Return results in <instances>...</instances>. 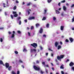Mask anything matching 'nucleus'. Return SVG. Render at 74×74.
Wrapping results in <instances>:
<instances>
[{
    "label": "nucleus",
    "mask_w": 74,
    "mask_h": 74,
    "mask_svg": "<svg viewBox=\"0 0 74 74\" xmlns=\"http://www.w3.org/2000/svg\"><path fill=\"white\" fill-rule=\"evenodd\" d=\"M33 69L36 71H39L40 70V67H37L36 66L34 65L33 67Z\"/></svg>",
    "instance_id": "f257e3e1"
},
{
    "label": "nucleus",
    "mask_w": 74,
    "mask_h": 74,
    "mask_svg": "<svg viewBox=\"0 0 74 74\" xmlns=\"http://www.w3.org/2000/svg\"><path fill=\"white\" fill-rule=\"evenodd\" d=\"M31 46H32L34 48H36V47H37V44L36 43H34L31 44Z\"/></svg>",
    "instance_id": "f03ea898"
},
{
    "label": "nucleus",
    "mask_w": 74,
    "mask_h": 74,
    "mask_svg": "<svg viewBox=\"0 0 74 74\" xmlns=\"http://www.w3.org/2000/svg\"><path fill=\"white\" fill-rule=\"evenodd\" d=\"M33 51H34V52H36V49H30V52L31 53H33Z\"/></svg>",
    "instance_id": "7ed1b4c3"
},
{
    "label": "nucleus",
    "mask_w": 74,
    "mask_h": 74,
    "mask_svg": "<svg viewBox=\"0 0 74 74\" xmlns=\"http://www.w3.org/2000/svg\"><path fill=\"white\" fill-rule=\"evenodd\" d=\"M5 66L6 68H8L9 67V66H10V64H9V63H6L5 64Z\"/></svg>",
    "instance_id": "20e7f679"
},
{
    "label": "nucleus",
    "mask_w": 74,
    "mask_h": 74,
    "mask_svg": "<svg viewBox=\"0 0 74 74\" xmlns=\"http://www.w3.org/2000/svg\"><path fill=\"white\" fill-rule=\"evenodd\" d=\"M39 32L40 33V34H42V32H43V29L42 28H41L40 31H39Z\"/></svg>",
    "instance_id": "39448f33"
},
{
    "label": "nucleus",
    "mask_w": 74,
    "mask_h": 74,
    "mask_svg": "<svg viewBox=\"0 0 74 74\" xmlns=\"http://www.w3.org/2000/svg\"><path fill=\"white\" fill-rule=\"evenodd\" d=\"M74 63L73 62H71L69 64V66L70 67H72L74 65Z\"/></svg>",
    "instance_id": "423d86ee"
},
{
    "label": "nucleus",
    "mask_w": 74,
    "mask_h": 74,
    "mask_svg": "<svg viewBox=\"0 0 74 74\" xmlns=\"http://www.w3.org/2000/svg\"><path fill=\"white\" fill-rule=\"evenodd\" d=\"M35 19V17H31L29 18V20H32V19Z\"/></svg>",
    "instance_id": "0eeeda50"
},
{
    "label": "nucleus",
    "mask_w": 74,
    "mask_h": 74,
    "mask_svg": "<svg viewBox=\"0 0 74 74\" xmlns=\"http://www.w3.org/2000/svg\"><path fill=\"white\" fill-rule=\"evenodd\" d=\"M69 40L71 41V42H73V39L72 38H69Z\"/></svg>",
    "instance_id": "6e6552de"
},
{
    "label": "nucleus",
    "mask_w": 74,
    "mask_h": 74,
    "mask_svg": "<svg viewBox=\"0 0 74 74\" xmlns=\"http://www.w3.org/2000/svg\"><path fill=\"white\" fill-rule=\"evenodd\" d=\"M40 24H39V23H37L36 24V27L37 28H38V26H40Z\"/></svg>",
    "instance_id": "1a4fd4ad"
},
{
    "label": "nucleus",
    "mask_w": 74,
    "mask_h": 74,
    "mask_svg": "<svg viewBox=\"0 0 74 74\" xmlns=\"http://www.w3.org/2000/svg\"><path fill=\"white\" fill-rule=\"evenodd\" d=\"M58 45V43L57 42H56L55 43V47H57Z\"/></svg>",
    "instance_id": "9d476101"
},
{
    "label": "nucleus",
    "mask_w": 74,
    "mask_h": 74,
    "mask_svg": "<svg viewBox=\"0 0 74 74\" xmlns=\"http://www.w3.org/2000/svg\"><path fill=\"white\" fill-rule=\"evenodd\" d=\"M64 65L63 64H62V65L60 67V68L62 69H64Z\"/></svg>",
    "instance_id": "9b49d317"
},
{
    "label": "nucleus",
    "mask_w": 74,
    "mask_h": 74,
    "mask_svg": "<svg viewBox=\"0 0 74 74\" xmlns=\"http://www.w3.org/2000/svg\"><path fill=\"white\" fill-rule=\"evenodd\" d=\"M11 68H12V66H9L8 68V70H9V71H10L11 70Z\"/></svg>",
    "instance_id": "f8f14e48"
},
{
    "label": "nucleus",
    "mask_w": 74,
    "mask_h": 74,
    "mask_svg": "<svg viewBox=\"0 0 74 74\" xmlns=\"http://www.w3.org/2000/svg\"><path fill=\"white\" fill-rule=\"evenodd\" d=\"M32 11V10H31V9H29V10H28L27 12H28V15H30V11Z\"/></svg>",
    "instance_id": "ddd939ff"
},
{
    "label": "nucleus",
    "mask_w": 74,
    "mask_h": 74,
    "mask_svg": "<svg viewBox=\"0 0 74 74\" xmlns=\"http://www.w3.org/2000/svg\"><path fill=\"white\" fill-rule=\"evenodd\" d=\"M56 13L58 14H60V12L58 10H56Z\"/></svg>",
    "instance_id": "4468645a"
},
{
    "label": "nucleus",
    "mask_w": 74,
    "mask_h": 74,
    "mask_svg": "<svg viewBox=\"0 0 74 74\" xmlns=\"http://www.w3.org/2000/svg\"><path fill=\"white\" fill-rule=\"evenodd\" d=\"M63 9L64 11H66V6H63Z\"/></svg>",
    "instance_id": "2eb2a0df"
},
{
    "label": "nucleus",
    "mask_w": 74,
    "mask_h": 74,
    "mask_svg": "<svg viewBox=\"0 0 74 74\" xmlns=\"http://www.w3.org/2000/svg\"><path fill=\"white\" fill-rule=\"evenodd\" d=\"M61 48V46L59 45L58 46L57 49L58 50H59V49H60Z\"/></svg>",
    "instance_id": "dca6fc26"
},
{
    "label": "nucleus",
    "mask_w": 74,
    "mask_h": 74,
    "mask_svg": "<svg viewBox=\"0 0 74 74\" xmlns=\"http://www.w3.org/2000/svg\"><path fill=\"white\" fill-rule=\"evenodd\" d=\"M63 29H64V26H61L60 28V29L61 30H63Z\"/></svg>",
    "instance_id": "f3484780"
},
{
    "label": "nucleus",
    "mask_w": 74,
    "mask_h": 74,
    "mask_svg": "<svg viewBox=\"0 0 74 74\" xmlns=\"http://www.w3.org/2000/svg\"><path fill=\"white\" fill-rule=\"evenodd\" d=\"M0 64H3V62L0 60Z\"/></svg>",
    "instance_id": "a211bd4d"
},
{
    "label": "nucleus",
    "mask_w": 74,
    "mask_h": 74,
    "mask_svg": "<svg viewBox=\"0 0 74 74\" xmlns=\"http://www.w3.org/2000/svg\"><path fill=\"white\" fill-rule=\"evenodd\" d=\"M16 9V6L15 5L13 8L14 10H15Z\"/></svg>",
    "instance_id": "6ab92c4d"
},
{
    "label": "nucleus",
    "mask_w": 74,
    "mask_h": 74,
    "mask_svg": "<svg viewBox=\"0 0 74 74\" xmlns=\"http://www.w3.org/2000/svg\"><path fill=\"white\" fill-rule=\"evenodd\" d=\"M46 20V17H43V18L42 19V21H45V20Z\"/></svg>",
    "instance_id": "aec40b11"
},
{
    "label": "nucleus",
    "mask_w": 74,
    "mask_h": 74,
    "mask_svg": "<svg viewBox=\"0 0 74 74\" xmlns=\"http://www.w3.org/2000/svg\"><path fill=\"white\" fill-rule=\"evenodd\" d=\"M47 10H44V12L43 13L44 14H46L47 13Z\"/></svg>",
    "instance_id": "412c9836"
},
{
    "label": "nucleus",
    "mask_w": 74,
    "mask_h": 74,
    "mask_svg": "<svg viewBox=\"0 0 74 74\" xmlns=\"http://www.w3.org/2000/svg\"><path fill=\"white\" fill-rule=\"evenodd\" d=\"M52 0H47V2L48 3H50L51 1H52Z\"/></svg>",
    "instance_id": "4be33fe9"
},
{
    "label": "nucleus",
    "mask_w": 74,
    "mask_h": 74,
    "mask_svg": "<svg viewBox=\"0 0 74 74\" xmlns=\"http://www.w3.org/2000/svg\"><path fill=\"white\" fill-rule=\"evenodd\" d=\"M18 14H14V17H17V16H18Z\"/></svg>",
    "instance_id": "5701e85b"
},
{
    "label": "nucleus",
    "mask_w": 74,
    "mask_h": 74,
    "mask_svg": "<svg viewBox=\"0 0 74 74\" xmlns=\"http://www.w3.org/2000/svg\"><path fill=\"white\" fill-rule=\"evenodd\" d=\"M57 59H58V60H59V59H60V57L59 56H57Z\"/></svg>",
    "instance_id": "b1692460"
},
{
    "label": "nucleus",
    "mask_w": 74,
    "mask_h": 74,
    "mask_svg": "<svg viewBox=\"0 0 74 74\" xmlns=\"http://www.w3.org/2000/svg\"><path fill=\"white\" fill-rule=\"evenodd\" d=\"M15 36V34H13L12 35V36L11 37V38H14Z\"/></svg>",
    "instance_id": "393cba45"
},
{
    "label": "nucleus",
    "mask_w": 74,
    "mask_h": 74,
    "mask_svg": "<svg viewBox=\"0 0 74 74\" xmlns=\"http://www.w3.org/2000/svg\"><path fill=\"white\" fill-rule=\"evenodd\" d=\"M65 2L66 1H65V0H64L61 1V3H65Z\"/></svg>",
    "instance_id": "a878e982"
},
{
    "label": "nucleus",
    "mask_w": 74,
    "mask_h": 74,
    "mask_svg": "<svg viewBox=\"0 0 74 74\" xmlns=\"http://www.w3.org/2000/svg\"><path fill=\"white\" fill-rule=\"evenodd\" d=\"M49 23L47 24L46 25V26L47 28H48V27H49Z\"/></svg>",
    "instance_id": "bb28decb"
},
{
    "label": "nucleus",
    "mask_w": 74,
    "mask_h": 74,
    "mask_svg": "<svg viewBox=\"0 0 74 74\" xmlns=\"http://www.w3.org/2000/svg\"><path fill=\"white\" fill-rule=\"evenodd\" d=\"M64 57V56L63 55H62V56H60V58L61 59H63V58Z\"/></svg>",
    "instance_id": "cd10ccee"
},
{
    "label": "nucleus",
    "mask_w": 74,
    "mask_h": 74,
    "mask_svg": "<svg viewBox=\"0 0 74 74\" xmlns=\"http://www.w3.org/2000/svg\"><path fill=\"white\" fill-rule=\"evenodd\" d=\"M12 74H16V73H15V72H14V71H12Z\"/></svg>",
    "instance_id": "c85d7f7f"
},
{
    "label": "nucleus",
    "mask_w": 74,
    "mask_h": 74,
    "mask_svg": "<svg viewBox=\"0 0 74 74\" xmlns=\"http://www.w3.org/2000/svg\"><path fill=\"white\" fill-rule=\"evenodd\" d=\"M34 29V27L33 26H31V30H33V29Z\"/></svg>",
    "instance_id": "c756f323"
},
{
    "label": "nucleus",
    "mask_w": 74,
    "mask_h": 74,
    "mask_svg": "<svg viewBox=\"0 0 74 74\" xmlns=\"http://www.w3.org/2000/svg\"><path fill=\"white\" fill-rule=\"evenodd\" d=\"M10 16L12 19H14V17H13V15H12V14H11Z\"/></svg>",
    "instance_id": "7c9ffc66"
},
{
    "label": "nucleus",
    "mask_w": 74,
    "mask_h": 74,
    "mask_svg": "<svg viewBox=\"0 0 74 74\" xmlns=\"http://www.w3.org/2000/svg\"><path fill=\"white\" fill-rule=\"evenodd\" d=\"M14 53H16V54H18V52L17 51H15Z\"/></svg>",
    "instance_id": "2f4dec72"
},
{
    "label": "nucleus",
    "mask_w": 74,
    "mask_h": 74,
    "mask_svg": "<svg viewBox=\"0 0 74 74\" xmlns=\"http://www.w3.org/2000/svg\"><path fill=\"white\" fill-rule=\"evenodd\" d=\"M30 4H31V3H28L27 4V6H29L30 5Z\"/></svg>",
    "instance_id": "473e14b6"
},
{
    "label": "nucleus",
    "mask_w": 74,
    "mask_h": 74,
    "mask_svg": "<svg viewBox=\"0 0 74 74\" xmlns=\"http://www.w3.org/2000/svg\"><path fill=\"white\" fill-rule=\"evenodd\" d=\"M23 51V52H25H25H26L27 51V50H26V49L25 48H24V49Z\"/></svg>",
    "instance_id": "72a5a7b5"
},
{
    "label": "nucleus",
    "mask_w": 74,
    "mask_h": 74,
    "mask_svg": "<svg viewBox=\"0 0 74 74\" xmlns=\"http://www.w3.org/2000/svg\"><path fill=\"white\" fill-rule=\"evenodd\" d=\"M65 41H66V42H69V40H68V39H66L65 40Z\"/></svg>",
    "instance_id": "f704fd0d"
},
{
    "label": "nucleus",
    "mask_w": 74,
    "mask_h": 74,
    "mask_svg": "<svg viewBox=\"0 0 74 74\" xmlns=\"http://www.w3.org/2000/svg\"><path fill=\"white\" fill-rule=\"evenodd\" d=\"M3 41V40L2 39V38H0V41L1 42H2Z\"/></svg>",
    "instance_id": "c9c22d12"
},
{
    "label": "nucleus",
    "mask_w": 74,
    "mask_h": 74,
    "mask_svg": "<svg viewBox=\"0 0 74 74\" xmlns=\"http://www.w3.org/2000/svg\"><path fill=\"white\" fill-rule=\"evenodd\" d=\"M17 32L18 34H21V31H18Z\"/></svg>",
    "instance_id": "e433bc0d"
},
{
    "label": "nucleus",
    "mask_w": 74,
    "mask_h": 74,
    "mask_svg": "<svg viewBox=\"0 0 74 74\" xmlns=\"http://www.w3.org/2000/svg\"><path fill=\"white\" fill-rule=\"evenodd\" d=\"M71 69L72 70L74 71V67H72L71 68Z\"/></svg>",
    "instance_id": "4c0bfd02"
},
{
    "label": "nucleus",
    "mask_w": 74,
    "mask_h": 74,
    "mask_svg": "<svg viewBox=\"0 0 74 74\" xmlns=\"http://www.w3.org/2000/svg\"><path fill=\"white\" fill-rule=\"evenodd\" d=\"M13 14H16V12L13 11Z\"/></svg>",
    "instance_id": "58836bf2"
},
{
    "label": "nucleus",
    "mask_w": 74,
    "mask_h": 74,
    "mask_svg": "<svg viewBox=\"0 0 74 74\" xmlns=\"http://www.w3.org/2000/svg\"><path fill=\"white\" fill-rule=\"evenodd\" d=\"M56 18L55 17H53V21H55L56 20Z\"/></svg>",
    "instance_id": "ea45409f"
},
{
    "label": "nucleus",
    "mask_w": 74,
    "mask_h": 74,
    "mask_svg": "<svg viewBox=\"0 0 74 74\" xmlns=\"http://www.w3.org/2000/svg\"><path fill=\"white\" fill-rule=\"evenodd\" d=\"M20 74V72H19V71H17V74Z\"/></svg>",
    "instance_id": "a19ab883"
},
{
    "label": "nucleus",
    "mask_w": 74,
    "mask_h": 74,
    "mask_svg": "<svg viewBox=\"0 0 74 74\" xmlns=\"http://www.w3.org/2000/svg\"><path fill=\"white\" fill-rule=\"evenodd\" d=\"M42 63L43 65H45V62H42Z\"/></svg>",
    "instance_id": "79ce46f5"
},
{
    "label": "nucleus",
    "mask_w": 74,
    "mask_h": 74,
    "mask_svg": "<svg viewBox=\"0 0 74 74\" xmlns=\"http://www.w3.org/2000/svg\"><path fill=\"white\" fill-rule=\"evenodd\" d=\"M61 15L62 16H64V14L63 12L61 13Z\"/></svg>",
    "instance_id": "37998d69"
},
{
    "label": "nucleus",
    "mask_w": 74,
    "mask_h": 74,
    "mask_svg": "<svg viewBox=\"0 0 74 74\" xmlns=\"http://www.w3.org/2000/svg\"><path fill=\"white\" fill-rule=\"evenodd\" d=\"M24 21L25 23H27V19L25 20Z\"/></svg>",
    "instance_id": "c03bdc74"
},
{
    "label": "nucleus",
    "mask_w": 74,
    "mask_h": 74,
    "mask_svg": "<svg viewBox=\"0 0 74 74\" xmlns=\"http://www.w3.org/2000/svg\"><path fill=\"white\" fill-rule=\"evenodd\" d=\"M40 62H39V61L38 60H37L36 61V63H39Z\"/></svg>",
    "instance_id": "a18cd8bd"
},
{
    "label": "nucleus",
    "mask_w": 74,
    "mask_h": 74,
    "mask_svg": "<svg viewBox=\"0 0 74 74\" xmlns=\"http://www.w3.org/2000/svg\"><path fill=\"white\" fill-rule=\"evenodd\" d=\"M21 23H22V22L21 21H19V25H21Z\"/></svg>",
    "instance_id": "49530a36"
},
{
    "label": "nucleus",
    "mask_w": 74,
    "mask_h": 74,
    "mask_svg": "<svg viewBox=\"0 0 74 74\" xmlns=\"http://www.w3.org/2000/svg\"><path fill=\"white\" fill-rule=\"evenodd\" d=\"M71 7L72 8V7H74V4H73L71 6Z\"/></svg>",
    "instance_id": "de8ad7c7"
},
{
    "label": "nucleus",
    "mask_w": 74,
    "mask_h": 74,
    "mask_svg": "<svg viewBox=\"0 0 74 74\" xmlns=\"http://www.w3.org/2000/svg\"><path fill=\"white\" fill-rule=\"evenodd\" d=\"M21 19V17H18L17 18V20H19V19Z\"/></svg>",
    "instance_id": "09e8293b"
},
{
    "label": "nucleus",
    "mask_w": 74,
    "mask_h": 74,
    "mask_svg": "<svg viewBox=\"0 0 74 74\" xmlns=\"http://www.w3.org/2000/svg\"><path fill=\"white\" fill-rule=\"evenodd\" d=\"M72 21L73 22H74V16L73 17V18L72 19Z\"/></svg>",
    "instance_id": "8fccbe9b"
},
{
    "label": "nucleus",
    "mask_w": 74,
    "mask_h": 74,
    "mask_svg": "<svg viewBox=\"0 0 74 74\" xmlns=\"http://www.w3.org/2000/svg\"><path fill=\"white\" fill-rule=\"evenodd\" d=\"M3 4L4 7H6L5 5V3H3Z\"/></svg>",
    "instance_id": "3c124183"
},
{
    "label": "nucleus",
    "mask_w": 74,
    "mask_h": 74,
    "mask_svg": "<svg viewBox=\"0 0 74 74\" xmlns=\"http://www.w3.org/2000/svg\"><path fill=\"white\" fill-rule=\"evenodd\" d=\"M28 36H30V33L28 32Z\"/></svg>",
    "instance_id": "603ef678"
},
{
    "label": "nucleus",
    "mask_w": 74,
    "mask_h": 74,
    "mask_svg": "<svg viewBox=\"0 0 74 74\" xmlns=\"http://www.w3.org/2000/svg\"><path fill=\"white\" fill-rule=\"evenodd\" d=\"M61 74H64V72H63V71H61Z\"/></svg>",
    "instance_id": "864d4df0"
},
{
    "label": "nucleus",
    "mask_w": 74,
    "mask_h": 74,
    "mask_svg": "<svg viewBox=\"0 0 74 74\" xmlns=\"http://www.w3.org/2000/svg\"><path fill=\"white\" fill-rule=\"evenodd\" d=\"M58 5H59V6H60V3H58Z\"/></svg>",
    "instance_id": "5fc2aeb1"
},
{
    "label": "nucleus",
    "mask_w": 74,
    "mask_h": 74,
    "mask_svg": "<svg viewBox=\"0 0 74 74\" xmlns=\"http://www.w3.org/2000/svg\"><path fill=\"white\" fill-rule=\"evenodd\" d=\"M22 67H23V69H24L25 68V66H23V65H22L21 66Z\"/></svg>",
    "instance_id": "6e6d98bb"
},
{
    "label": "nucleus",
    "mask_w": 74,
    "mask_h": 74,
    "mask_svg": "<svg viewBox=\"0 0 74 74\" xmlns=\"http://www.w3.org/2000/svg\"><path fill=\"white\" fill-rule=\"evenodd\" d=\"M69 59H67V60L66 61V63H67V62H69Z\"/></svg>",
    "instance_id": "4d7b16f0"
},
{
    "label": "nucleus",
    "mask_w": 74,
    "mask_h": 74,
    "mask_svg": "<svg viewBox=\"0 0 74 74\" xmlns=\"http://www.w3.org/2000/svg\"><path fill=\"white\" fill-rule=\"evenodd\" d=\"M19 62H20V63H23V62H22V61H21V60H19Z\"/></svg>",
    "instance_id": "13d9d810"
},
{
    "label": "nucleus",
    "mask_w": 74,
    "mask_h": 74,
    "mask_svg": "<svg viewBox=\"0 0 74 74\" xmlns=\"http://www.w3.org/2000/svg\"><path fill=\"white\" fill-rule=\"evenodd\" d=\"M52 69L53 71H54V70H55V69H54V67L52 68Z\"/></svg>",
    "instance_id": "bf43d9fd"
},
{
    "label": "nucleus",
    "mask_w": 74,
    "mask_h": 74,
    "mask_svg": "<svg viewBox=\"0 0 74 74\" xmlns=\"http://www.w3.org/2000/svg\"><path fill=\"white\" fill-rule=\"evenodd\" d=\"M49 50V51H53L52 50V49H51L50 48H49L48 49Z\"/></svg>",
    "instance_id": "052dcab7"
},
{
    "label": "nucleus",
    "mask_w": 74,
    "mask_h": 74,
    "mask_svg": "<svg viewBox=\"0 0 74 74\" xmlns=\"http://www.w3.org/2000/svg\"><path fill=\"white\" fill-rule=\"evenodd\" d=\"M51 55L52 57H53V53H51Z\"/></svg>",
    "instance_id": "680f3d73"
},
{
    "label": "nucleus",
    "mask_w": 74,
    "mask_h": 74,
    "mask_svg": "<svg viewBox=\"0 0 74 74\" xmlns=\"http://www.w3.org/2000/svg\"><path fill=\"white\" fill-rule=\"evenodd\" d=\"M33 7H36V5H33Z\"/></svg>",
    "instance_id": "e2e57ef3"
},
{
    "label": "nucleus",
    "mask_w": 74,
    "mask_h": 74,
    "mask_svg": "<svg viewBox=\"0 0 74 74\" xmlns=\"http://www.w3.org/2000/svg\"><path fill=\"white\" fill-rule=\"evenodd\" d=\"M16 3H19V2L17 0H16Z\"/></svg>",
    "instance_id": "0e129e2a"
},
{
    "label": "nucleus",
    "mask_w": 74,
    "mask_h": 74,
    "mask_svg": "<svg viewBox=\"0 0 74 74\" xmlns=\"http://www.w3.org/2000/svg\"><path fill=\"white\" fill-rule=\"evenodd\" d=\"M3 29L4 28L3 27L0 28V30H3Z\"/></svg>",
    "instance_id": "69168bd1"
},
{
    "label": "nucleus",
    "mask_w": 74,
    "mask_h": 74,
    "mask_svg": "<svg viewBox=\"0 0 74 74\" xmlns=\"http://www.w3.org/2000/svg\"><path fill=\"white\" fill-rule=\"evenodd\" d=\"M43 37H46L47 36H46V35L44 34V35H43Z\"/></svg>",
    "instance_id": "338daca9"
},
{
    "label": "nucleus",
    "mask_w": 74,
    "mask_h": 74,
    "mask_svg": "<svg viewBox=\"0 0 74 74\" xmlns=\"http://www.w3.org/2000/svg\"><path fill=\"white\" fill-rule=\"evenodd\" d=\"M46 56H48V53H46Z\"/></svg>",
    "instance_id": "774afa93"
}]
</instances>
